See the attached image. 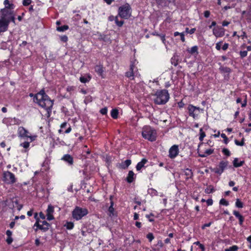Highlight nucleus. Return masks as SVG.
Returning <instances> with one entry per match:
<instances>
[{"instance_id": "nucleus-45", "label": "nucleus", "mask_w": 251, "mask_h": 251, "mask_svg": "<svg viewBox=\"0 0 251 251\" xmlns=\"http://www.w3.org/2000/svg\"><path fill=\"white\" fill-rule=\"evenodd\" d=\"M108 211L110 214H113V212L114 211V209L113 208V202H111V205L108 208Z\"/></svg>"}, {"instance_id": "nucleus-43", "label": "nucleus", "mask_w": 251, "mask_h": 251, "mask_svg": "<svg viewBox=\"0 0 251 251\" xmlns=\"http://www.w3.org/2000/svg\"><path fill=\"white\" fill-rule=\"evenodd\" d=\"M195 31H196L195 28H191L190 30H189L188 27L186 28V29H185V32L187 33H189L191 34H193L195 32Z\"/></svg>"}, {"instance_id": "nucleus-7", "label": "nucleus", "mask_w": 251, "mask_h": 251, "mask_svg": "<svg viewBox=\"0 0 251 251\" xmlns=\"http://www.w3.org/2000/svg\"><path fill=\"white\" fill-rule=\"evenodd\" d=\"M18 136L21 138H29L30 140V142L34 141L37 136H30L29 133L27 130L23 126H20L18 129Z\"/></svg>"}, {"instance_id": "nucleus-51", "label": "nucleus", "mask_w": 251, "mask_h": 251, "mask_svg": "<svg viewBox=\"0 0 251 251\" xmlns=\"http://www.w3.org/2000/svg\"><path fill=\"white\" fill-rule=\"evenodd\" d=\"M54 217L52 214H47V219L48 221L53 220Z\"/></svg>"}, {"instance_id": "nucleus-53", "label": "nucleus", "mask_w": 251, "mask_h": 251, "mask_svg": "<svg viewBox=\"0 0 251 251\" xmlns=\"http://www.w3.org/2000/svg\"><path fill=\"white\" fill-rule=\"evenodd\" d=\"M100 112L102 115L106 114L107 112V108L106 107H104V108H102L100 110Z\"/></svg>"}, {"instance_id": "nucleus-4", "label": "nucleus", "mask_w": 251, "mask_h": 251, "mask_svg": "<svg viewBox=\"0 0 251 251\" xmlns=\"http://www.w3.org/2000/svg\"><path fill=\"white\" fill-rule=\"evenodd\" d=\"M12 9L4 8L1 9L0 11V15L1 20H3L5 22H7L8 24L10 21L15 22V18L12 11Z\"/></svg>"}, {"instance_id": "nucleus-62", "label": "nucleus", "mask_w": 251, "mask_h": 251, "mask_svg": "<svg viewBox=\"0 0 251 251\" xmlns=\"http://www.w3.org/2000/svg\"><path fill=\"white\" fill-rule=\"evenodd\" d=\"M222 70L226 73H229L231 71L230 69L228 67L223 68Z\"/></svg>"}, {"instance_id": "nucleus-8", "label": "nucleus", "mask_w": 251, "mask_h": 251, "mask_svg": "<svg viewBox=\"0 0 251 251\" xmlns=\"http://www.w3.org/2000/svg\"><path fill=\"white\" fill-rule=\"evenodd\" d=\"M19 198L17 197L11 198L8 206L10 208H16L18 210H20L23 207V205L19 203Z\"/></svg>"}, {"instance_id": "nucleus-40", "label": "nucleus", "mask_w": 251, "mask_h": 251, "mask_svg": "<svg viewBox=\"0 0 251 251\" xmlns=\"http://www.w3.org/2000/svg\"><path fill=\"white\" fill-rule=\"evenodd\" d=\"M91 79V77L90 76H88V78L85 77L84 76H81L79 78V80L82 83H86L88 82Z\"/></svg>"}, {"instance_id": "nucleus-34", "label": "nucleus", "mask_w": 251, "mask_h": 251, "mask_svg": "<svg viewBox=\"0 0 251 251\" xmlns=\"http://www.w3.org/2000/svg\"><path fill=\"white\" fill-rule=\"evenodd\" d=\"M69 29V26L67 25H64L61 26H58L57 27V30L60 32H63Z\"/></svg>"}, {"instance_id": "nucleus-28", "label": "nucleus", "mask_w": 251, "mask_h": 251, "mask_svg": "<svg viewBox=\"0 0 251 251\" xmlns=\"http://www.w3.org/2000/svg\"><path fill=\"white\" fill-rule=\"evenodd\" d=\"M235 206L238 208H242L244 207V203L239 199H237L235 202Z\"/></svg>"}, {"instance_id": "nucleus-22", "label": "nucleus", "mask_w": 251, "mask_h": 251, "mask_svg": "<svg viewBox=\"0 0 251 251\" xmlns=\"http://www.w3.org/2000/svg\"><path fill=\"white\" fill-rule=\"evenodd\" d=\"M131 163L130 159H127L119 164V167L122 169H126Z\"/></svg>"}, {"instance_id": "nucleus-12", "label": "nucleus", "mask_w": 251, "mask_h": 251, "mask_svg": "<svg viewBox=\"0 0 251 251\" xmlns=\"http://www.w3.org/2000/svg\"><path fill=\"white\" fill-rule=\"evenodd\" d=\"M225 29L220 26L215 27L213 29V34L217 37H221L225 35Z\"/></svg>"}, {"instance_id": "nucleus-13", "label": "nucleus", "mask_w": 251, "mask_h": 251, "mask_svg": "<svg viewBox=\"0 0 251 251\" xmlns=\"http://www.w3.org/2000/svg\"><path fill=\"white\" fill-rule=\"evenodd\" d=\"M178 153V148L177 145L173 146L169 150V157L174 158Z\"/></svg>"}, {"instance_id": "nucleus-14", "label": "nucleus", "mask_w": 251, "mask_h": 251, "mask_svg": "<svg viewBox=\"0 0 251 251\" xmlns=\"http://www.w3.org/2000/svg\"><path fill=\"white\" fill-rule=\"evenodd\" d=\"M95 72L102 78L105 77L104 69L102 65H97L95 67Z\"/></svg>"}, {"instance_id": "nucleus-55", "label": "nucleus", "mask_w": 251, "mask_h": 251, "mask_svg": "<svg viewBox=\"0 0 251 251\" xmlns=\"http://www.w3.org/2000/svg\"><path fill=\"white\" fill-rule=\"evenodd\" d=\"M212 224V222H210L208 223L204 224V225H202L201 228H202V229H204L207 227H209Z\"/></svg>"}, {"instance_id": "nucleus-9", "label": "nucleus", "mask_w": 251, "mask_h": 251, "mask_svg": "<svg viewBox=\"0 0 251 251\" xmlns=\"http://www.w3.org/2000/svg\"><path fill=\"white\" fill-rule=\"evenodd\" d=\"M228 165L227 161H221L218 167L213 169V172L216 174L221 175L224 172Z\"/></svg>"}, {"instance_id": "nucleus-18", "label": "nucleus", "mask_w": 251, "mask_h": 251, "mask_svg": "<svg viewBox=\"0 0 251 251\" xmlns=\"http://www.w3.org/2000/svg\"><path fill=\"white\" fill-rule=\"evenodd\" d=\"M171 61L172 64L174 65L175 66H176L178 63L180 62V57L176 53H175L172 57Z\"/></svg>"}, {"instance_id": "nucleus-52", "label": "nucleus", "mask_w": 251, "mask_h": 251, "mask_svg": "<svg viewBox=\"0 0 251 251\" xmlns=\"http://www.w3.org/2000/svg\"><path fill=\"white\" fill-rule=\"evenodd\" d=\"M247 51L244 50L240 52V55L241 58H244L247 55Z\"/></svg>"}, {"instance_id": "nucleus-47", "label": "nucleus", "mask_w": 251, "mask_h": 251, "mask_svg": "<svg viewBox=\"0 0 251 251\" xmlns=\"http://www.w3.org/2000/svg\"><path fill=\"white\" fill-rule=\"evenodd\" d=\"M67 125V122H64L63 123H62L61 126H60V127H61V129H60L59 130H58V132L59 133H61L63 131V130L62 129L65 128L66 126Z\"/></svg>"}, {"instance_id": "nucleus-57", "label": "nucleus", "mask_w": 251, "mask_h": 251, "mask_svg": "<svg viewBox=\"0 0 251 251\" xmlns=\"http://www.w3.org/2000/svg\"><path fill=\"white\" fill-rule=\"evenodd\" d=\"M238 38H239L240 37H241L242 39H244V38H247V35L245 31H242V34L241 35H237Z\"/></svg>"}, {"instance_id": "nucleus-56", "label": "nucleus", "mask_w": 251, "mask_h": 251, "mask_svg": "<svg viewBox=\"0 0 251 251\" xmlns=\"http://www.w3.org/2000/svg\"><path fill=\"white\" fill-rule=\"evenodd\" d=\"M206 202L208 206L212 205L213 203V201L212 199H208L206 201Z\"/></svg>"}, {"instance_id": "nucleus-35", "label": "nucleus", "mask_w": 251, "mask_h": 251, "mask_svg": "<svg viewBox=\"0 0 251 251\" xmlns=\"http://www.w3.org/2000/svg\"><path fill=\"white\" fill-rule=\"evenodd\" d=\"M54 212V207L51 204H49L47 209V214H53Z\"/></svg>"}, {"instance_id": "nucleus-41", "label": "nucleus", "mask_w": 251, "mask_h": 251, "mask_svg": "<svg viewBox=\"0 0 251 251\" xmlns=\"http://www.w3.org/2000/svg\"><path fill=\"white\" fill-rule=\"evenodd\" d=\"M150 242H151L154 238V236L152 233L150 232L146 236Z\"/></svg>"}, {"instance_id": "nucleus-30", "label": "nucleus", "mask_w": 251, "mask_h": 251, "mask_svg": "<svg viewBox=\"0 0 251 251\" xmlns=\"http://www.w3.org/2000/svg\"><path fill=\"white\" fill-rule=\"evenodd\" d=\"M119 112L116 109H113L111 112V116L113 119H117L118 118Z\"/></svg>"}, {"instance_id": "nucleus-17", "label": "nucleus", "mask_w": 251, "mask_h": 251, "mask_svg": "<svg viewBox=\"0 0 251 251\" xmlns=\"http://www.w3.org/2000/svg\"><path fill=\"white\" fill-rule=\"evenodd\" d=\"M62 160L67 162L69 165H72L74 163V159L73 157L68 154L64 155L61 159Z\"/></svg>"}, {"instance_id": "nucleus-6", "label": "nucleus", "mask_w": 251, "mask_h": 251, "mask_svg": "<svg viewBox=\"0 0 251 251\" xmlns=\"http://www.w3.org/2000/svg\"><path fill=\"white\" fill-rule=\"evenodd\" d=\"M88 213V211L86 208L76 206L72 211V217L75 220L78 221L87 215Z\"/></svg>"}, {"instance_id": "nucleus-46", "label": "nucleus", "mask_w": 251, "mask_h": 251, "mask_svg": "<svg viewBox=\"0 0 251 251\" xmlns=\"http://www.w3.org/2000/svg\"><path fill=\"white\" fill-rule=\"evenodd\" d=\"M192 197L193 199L198 201L199 200L198 193L197 192H196L195 191L194 192L193 194L192 195Z\"/></svg>"}, {"instance_id": "nucleus-31", "label": "nucleus", "mask_w": 251, "mask_h": 251, "mask_svg": "<svg viewBox=\"0 0 251 251\" xmlns=\"http://www.w3.org/2000/svg\"><path fill=\"white\" fill-rule=\"evenodd\" d=\"M4 4L5 5V8L13 9L14 5L12 3H10L8 0H4Z\"/></svg>"}, {"instance_id": "nucleus-20", "label": "nucleus", "mask_w": 251, "mask_h": 251, "mask_svg": "<svg viewBox=\"0 0 251 251\" xmlns=\"http://www.w3.org/2000/svg\"><path fill=\"white\" fill-rule=\"evenodd\" d=\"M41 223L42 221L40 220V218L36 220V222L34 225V227H36L34 229L35 231H37L38 229H45V228H43V225L40 224Z\"/></svg>"}, {"instance_id": "nucleus-27", "label": "nucleus", "mask_w": 251, "mask_h": 251, "mask_svg": "<svg viewBox=\"0 0 251 251\" xmlns=\"http://www.w3.org/2000/svg\"><path fill=\"white\" fill-rule=\"evenodd\" d=\"M213 152H214V150L209 149L206 150L204 154H203L202 155L199 154V156L201 157H205L207 156V155L212 154Z\"/></svg>"}, {"instance_id": "nucleus-54", "label": "nucleus", "mask_w": 251, "mask_h": 251, "mask_svg": "<svg viewBox=\"0 0 251 251\" xmlns=\"http://www.w3.org/2000/svg\"><path fill=\"white\" fill-rule=\"evenodd\" d=\"M156 246H158L159 248H161L164 246V244L162 240H159L158 241Z\"/></svg>"}, {"instance_id": "nucleus-32", "label": "nucleus", "mask_w": 251, "mask_h": 251, "mask_svg": "<svg viewBox=\"0 0 251 251\" xmlns=\"http://www.w3.org/2000/svg\"><path fill=\"white\" fill-rule=\"evenodd\" d=\"M198 48L197 46H194L192 47L190 50H188L187 51L191 54H194L196 53L197 54L198 53Z\"/></svg>"}, {"instance_id": "nucleus-1", "label": "nucleus", "mask_w": 251, "mask_h": 251, "mask_svg": "<svg viewBox=\"0 0 251 251\" xmlns=\"http://www.w3.org/2000/svg\"><path fill=\"white\" fill-rule=\"evenodd\" d=\"M34 100L41 107L44 108L47 112L48 116H50L53 101L45 93L44 90H41L34 97Z\"/></svg>"}, {"instance_id": "nucleus-61", "label": "nucleus", "mask_w": 251, "mask_h": 251, "mask_svg": "<svg viewBox=\"0 0 251 251\" xmlns=\"http://www.w3.org/2000/svg\"><path fill=\"white\" fill-rule=\"evenodd\" d=\"M61 40L64 42H66L68 41V37L66 35H64L61 37Z\"/></svg>"}, {"instance_id": "nucleus-3", "label": "nucleus", "mask_w": 251, "mask_h": 251, "mask_svg": "<svg viewBox=\"0 0 251 251\" xmlns=\"http://www.w3.org/2000/svg\"><path fill=\"white\" fill-rule=\"evenodd\" d=\"M132 9L128 3H126L118 8V16L122 19H128L131 16Z\"/></svg>"}, {"instance_id": "nucleus-11", "label": "nucleus", "mask_w": 251, "mask_h": 251, "mask_svg": "<svg viewBox=\"0 0 251 251\" xmlns=\"http://www.w3.org/2000/svg\"><path fill=\"white\" fill-rule=\"evenodd\" d=\"M188 110L189 111V115L190 116L192 117L193 118H195L198 115L197 113V111L199 112L200 110V108L199 107L195 106L192 104H189L188 106Z\"/></svg>"}, {"instance_id": "nucleus-64", "label": "nucleus", "mask_w": 251, "mask_h": 251, "mask_svg": "<svg viewBox=\"0 0 251 251\" xmlns=\"http://www.w3.org/2000/svg\"><path fill=\"white\" fill-rule=\"evenodd\" d=\"M210 13L209 11L206 10L204 12V16L205 18H208L210 16Z\"/></svg>"}, {"instance_id": "nucleus-49", "label": "nucleus", "mask_w": 251, "mask_h": 251, "mask_svg": "<svg viewBox=\"0 0 251 251\" xmlns=\"http://www.w3.org/2000/svg\"><path fill=\"white\" fill-rule=\"evenodd\" d=\"M31 0H23V4L24 6H28L31 3Z\"/></svg>"}, {"instance_id": "nucleus-21", "label": "nucleus", "mask_w": 251, "mask_h": 251, "mask_svg": "<svg viewBox=\"0 0 251 251\" xmlns=\"http://www.w3.org/2000/svg\"><path fill=\"white\" fill-rule=\"evenodd\" d=\"M147 162V159L143 158L142 160L137 164L136 167V170L137 171H140L142 168L144 167L145 164Z\"/></svg>"}, {"instance_id": "nucleus-59", "label": "nucleus", "mask_w": 251, "mask_h": 251, "mask_svg": "<svg viewBox=\"0 0 251 251\" xmlns=\"http://www.w3.org/2000/svg\"><path fill=\"white\" fill-rule=\"evenodd\" d=\"M124 24V21L121 20L119 21L117 23L116 25L119 27H122Z\"/></svg>"}, {"instance_id": "nucleus-42", "label": "nucleus", "mask_w": 251, "mask_h": 251, "mask_svg": "<svg viewBox=\"0 0 251 251\" xmlns=\"http://www.w3.org/2000/svg\"><path fill=\"white\" fill-rule=\"evenodd\" d=\"M235 143L236 145L237 146H243L245 144V142H244V138H242V140L241 142H239V141H238L237 140H235Z\"/></svg>"}, {"instance_id": "nucleus-58", "label": "nucleus", "mask_w": 251, "mask_h": 251, "mask_svg": "<svg viewBox=\"0 0 251 251\" xmlns=\"http://www.w3.org/2000/svg\"><path fill=\"white\" fill-rule=\"evenodd\" d=\"M221 137L224 139L225 143L226 144H227V141H228V138L226 137V134H224V133H222L221 134Z\"/></svg>"}, {"instance_id": "nucleus-26", "label": "nucleus", "mask_w": 251, "mask_h": 251, "mask_svg": "<svg viewBox=\"0 0 251 251\" xmlns=\"http://www.w3.org/2000/svg\"><path fill=\"white\" fill-rule=\"evenodd\" d=\"M244 163V161H241L239 162H238V159L237 158H234L233 161V164L234 167H239L242 166Z\"/></svg>"}, {"instance_id": "nucleus-50", "label": "nucleus", "mask_w": 251, "mask_h": 251, "mask_svg": "<svg viewBox=\"0 0 251 251\" xmlns=\"http://www.w3.org/2000/svg\"><path fill=\"white\" fill-rule=\"evenodd\" d=\"M13 241V239L12 238V236H7V239H6V242L8 245L11 244Z\"/></svg>"}, {"instance_id": "nucleus-16", "label": "nucleus", "mask_w": 251, "mask_h": 251, "mask_svg": "<svg viewBox=\"0 0 251 251\" xmlns=\"http://www.w3.org/2000/svg\"><path fill=\"white\" fill-rule=\"evenodd\" d=\"M134 69L135 65L134 63L132 62L130 65L129 71L126 73V76L128 78H131V79H133Z\"/></svg>"}, {"instance_id": "nucleus-33", "label": "nucleus", "mask_w": 251, "mask_h": 251, "mask_svg": "<svg viewBox=\"0 0 251 251\" xmlns=\"http://www.w3.org/2000/svg\"><path fill=\"white\" fill-rule=\"evenodd\" d=\"M184 173L187 178L191 177L193 176V173L191 170L187 168L184 170Z\"/></svg>"}, {"instance_id": "nucleus-36", "label": "nucleus", "mask_w": 251, "mask_h": 251, "mask_svg": "<svg viewBox=\"0 0 251 251\" xmlns=\"http://www.w3.org/2000/svg\"><path fill=\"white\" fill-rule=\"evenodd\" d=\"M205 132L203 131L202 130V128H201L200 130V137H199V140L201 141H203V138L205 137Z\"/></svg>"}, {"instance_id": "nucleus-10", "label": "nucleus", "mask_w": 251, "mask_h": 251, "mask_svg": "<svg viewBox=\"0 0 251 251\" xmlns=\"http://www.w3.org/2000/svg\"><path fill=\"white\" fill-rule=\"evenodd\" d=\"M4 180L8 183H13L15 182V177L13 174L7 171L4 173Z\"/></svg>"}, {"instance_id": "nucleus-39", "label": "nucleus", "mask_w": 251, "mask_h": 251, "mask_svg": "<svg viewBox=\"0 0 251 251\" xmlns=\"http://www.w3.org/2000/svg\"><path fill=\"white\" fill-rule=\"evenodd\" d=\"M238 250V247L236 245H233L229 248L225 250V251H237Z\"/></svg>"}, {"instance_id": "nucleus-38", "label": "nucleus", "mask_w": 251, "mask_h": 251, "mask_svg": "<svg viewBox=\"0 0 251 251\" xmlns=\"http://www.w3.org/2000/svg\"><path fill=\"white\" fill-rule=\"evenodd\" d=\"M219 203L220 205H225V206H228L229 205V202L227 201H226V199H221L220 201V202H219Z\"/></svg>"}, {"instance_id": "nucleus-23", "label": "nucleus", "mask_w": 251, "mask_h": 251, "mask_svg": "<svg viewBox=\"0 0 251 251\" xmlns=\"http://www.w3.org/2000/svg\"><path fill=\"white\" fill-rule=\"evenodd\" d=\"M41 223H42L41 225H43V228H45V229H40V230L44 232L48 231L51 225L50 223H49L48 222H47L46 221H45V220L42 221Z\"/></svg>"}, {"instance_id": "nucleus-19", "label": "nucleus", "mask_w": 251, "mask_h": 251, "mask_svg": "<svg viewBox=\"0 0 251 251\" xmlns=\"http://www.w3.org/2000/svg\"><path fill=\"white\" fill-rule=\"evenodd\" d=\"M8 24L3 20H0V33L4 32L7 30Z\"/></svg>"}, {"instance_id": "nucleus-29", "label": "nucleus", "mask_w": 251, "mask_h": 251, "mask_svg": "<svg viewBox=\"0 0 251 251\" xmlns=\"http://www.w3.org/2000/svg\"><path fill=\"white\" fill-rule=\"evenodd\" d=\"M64 226L68 230H71L74 227V224L72 222H67Z\"/></svg>"}, {"instance_id": "nucleus-25", "label": "nucleus", "mask_w": 251, "mask_h": 251, "mask_svg": "<svg viewBox=\"0 0 251 251\" xmlns=\"http://www.w3.org/2000/svg\"><path fill=\"white\" fill-rule=\"evenodd\" d=\"M152 35L160 36L161 40H162L163 44L166 45V39L165 35L163 34H158L157 32L155 31L151 33Z\"/></svg>"}, {"instance_id": "nucleus-44", "label": "nucleus", "mask_w": 251, "mask_h": 251, "mask_svg": "<svg viewBox=\"0 0 251 251\" xmlns=\"http://www.w3.org/2000/svg\"><path fill=\"white\" fill-rule=\"evenodd\" d=\"M222 152L227 156H229L230 155V152L226 148H224L222 150Z\"/></svg>"}, {"instance_id": "nucleus-2", "label": "nucleus", "mask_w": 251, "mask_h": 251, "mask_svg": "<svg viewBox=\"0 0 251 251\" xmlns=\"http://www.w3.org/2000/svg\"><path fill=\"white\" fill-rule=\"evenodd\" d=\"M154 96V102L156 104H165L169 100L170 96L166 90H157Z\"/></svg>"}, {"instance_id": "nucleus-5", "label": "nucleus", "mask_w": 251, "mask_h": 251, "mask_svg": "<svg viewBox=\"0 0 251 251\" xmlns=\"http://www.w3.org/2000/svg\"><path fill=\"white\" fill-rule=\"evenodd\" d=\"M142 134L145 139H148L150 141H154L156 139V131L149 126L143 128Z\"/></svg>"}, {"instance_id": "nucleus-48", "label": "nucleus", "mask_w": 251, "mask_h": 251, "mask_svg": "<svg viewBox=\"0 0 251 251\" xmlns=\"http://www.w3.org/2000/svg\"><path fill=\"white\" fill-rule=\"evenodd\" d=\"M20 146L25 149H27L29 146V143L28 142H25L24 143L21 144Z\"/></svg>"}, {"instance_id": "nucleus-60", "label": "nucleus", "mask_w": 251, "mask_h": 251, "mask_svg": "<svg viewBox=\"0 0 251 251\" xmlns=\"http://www.w3.org/2000/svg\"><path fill=\"white\" fill-rule=\"evenodd\" d=\"M39 215L40 219H41L42 220L45 219L46 216H45V214L42 212H40L39 213Z\"/></svg>"}, {"instance_id": "nucleus-63", "label": "nucleus", "mask_w": 251, "mask_h": 251, "mask_svg": "<svg viewBox=\"0 0 251 251\" xmlns=\"http://www.w3.org/2000/svg\"><path fill=\"white\" fill-rule=\"evenodd\" d=\"M92 100V98L91 96H88L86 98V99L84 100V101L85 103L87 102L91 101Z\"/></svg>"}, {"instance_id": "nucleus-24", "label": "nucleus", "mask_w": 251, "mask_h": 251, "mask_svg": "<svg viewBox=\"0 0 251 251\" xmlns=\"http://www.w3.org/2000/svg\"><path fill=\"white\" fill-rule=\"evenodd\" d=\"M134 174L132 171H130L128 172V176L126 177V180L128 182H132L134 179Z\"/></svg>"}, {"instance_id": "nucleus-37", "label": "nucleus", "mask_w": 251, "mask_h": 251, "mask_svg": "<svg viewBox=\"0 0 251 251\" xmlns=\"http://www.w3.org/2000/svg\"><path fill=\"white\" fill-rule=\"evenodd\" d=\"M154 217V215L151 213L150 214H147L146 215V217L148 219L149 221L150 222H153L154 221V219L151 217Z\"/></svg>"}, {"instance_id": "nucleus-15", "label": "nucleus", "mask_w": 251, "mask_h": 251, "mask_svg": "<svg viewBox=\"0 0 251 251\" xmlns=\"http://www.w3.org/2000/svg\"><path fill=\"white\" fill-rule=\"evenodd\" d=\"M233 214L238 219L239 225L242 226L245 220L244 217L241 215L239 211L236 210L233 211Z\"/></svg>"}]
</instances>
